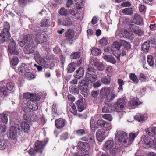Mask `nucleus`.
I'll return each mask as SVG.
<instances>
[{
	"mask_svg": "<svg viewBox=\"0 0 156 156\" xmlns=\"http://www.w3.org/2000/svg\"><path fill=\"white\" fill-rule=\"evenodd\" d=\"M6 88L9 91L14 92L15 90L14 84L12 83H7Z\"/></svg>",
	"mask_w": 156,
	"mask_h": 156,
	"instance_id": "4c0bfd02",
	"label": "nucleus"
},
{
	"mask_svg": "<svg viewBox=\"0 0 156 156\" xmlns=\"http://www.w3.org/2000/svg\"><path fill=\"white\" fill-rule=\"evenodd\" d=\"M81 55V53L79 52H74L71 54V57L73 59H76L79 58Z\"/></svg>",
	"mask_w": 156,
	"mask_h": 156,
	"instance_id": "79ce46f5",
	"label": "nucleus"
},
{
	"mask_svg": "<svg viewBox=\"0 0 156 156\" xmlns=\"http://www.w3.org/2000/svg\"><path fill=\"white\" fill-rule=\"evenodd\" d=\"M84 75V70L83 68L80 67L76 70L75 77L77 79H80Z\"/></svg>",
	"mask_w": 156,
	"mask_h": 156,
	"instance_id": "a211bd4d",
	"label": "nucleus"
},
{
	"mask_svg": "<svg viewBox=\"0 0 156 156\" xmlns=\"http://www.w3.org/2000/svg\"><path fill=\"white\" fill-rule=\"evenodd\" d=\"M127 134L125 132L119 130L115 134V138L121 144L125 146L126 143Z\"/></svg>",
	"mask_w": 156,
	"mask_h": 156,
	"instance_id": "39448f33",
	"label": "nucleus"
},
{
	"mask_svg": "<svg viewBox=\"0 0 156 156\" xmlns=\"http://www.w3.org/2000/svg\"><path fill=\"white\" fill-rule=\"evenodd\" d=\"M153 139L147 135H145L143 138V141L146 145L150 147L151 145V142Z\"/></svg>",
	"mask_w": 156,
	"mask_h": 156,
	"instance_id": "bb28decb",
	"label": "nucleus"
},
{
	"mask_svg": "<svg viewBox=\"0 0 156 156\" xmlns=\"http://www.w3.org/2000/svg\"><path fill=\"white\" fill-rule=\"evenodd\" d=\"M25 76L29 79L34 78V76L29 71L27 70L25 73Z\"/></svg>",
	"mask_w": 156,
	"mask_h": 156,
	"instance_id": "3c124183",
	"label": "nucleus"
},
{
	"mask_svg": "<svg viewBox=\"0 0 156 156\" xmlns=\"http://www.w3.org/2000/svg\"><path fill=\"white\" fill-rule=\"evenodd\" d=\"M27 2V0H19L18 3L20 6L23 7L25 6L26 5Z\"/></svg>",
	"mask_w": 156,
	"mask_h": 156,
	"instance_id": "e2e57ef3",
	"label": "nucleus"
},
{
	"mask_svg": "<svg viewBox=\"0 0 156 156\" xmlns=\"http://www.w3.org/2000/svg\"><path fill=\"white\" fill-rule=\"evenodd\" d=\"M103 58L107 61L113 64H115L116 63V61L115 59L111 56L106 55L103 56Z\"/></svg>",
	"mask_w": 156,
	"mask_h": 156,
	"instance_id": "412c9836",
	"label": "nucleus"
},
{
	"mask_svg": "<svg viewBox=\"0 0 156 156\" xmlns=\"http://www.w3.org/2000/svg\"><path fill=\"white\" fill-rule=\"evenodd\" d=\"M99 62V60L95 57H93L90 60V63L92 66H96Z\"/></svg>",
	"mask_w": 156,
	"mask_h": 156,
	"instance_id": "7c9ffc66",
	"label": "nucleus"
},
{
	"mask_svg": "<svg viewBox=\"0 0 156 156\" xmlns=\"http://www.w3.org/2000/svg\"><path fill=\"white\" fill-rule=\"evenodd\" d=\"M68 138V133L65 132L62 134L60 136V139L61 140H65Z\"/></svg>",
	"mask_w": 156,
	"mask_h": 156,
	"instance_id": "69168bd1",
	"label": "nucleus"
},
{
	"mask_svg": "<svg viewBox=\"0 0 156 156\" xmlns=\"http://www.w3.org/2000/svg\"><path fill=\"white\" fill-rule=\"evenodd\" d=\"M144 116L141 115L139 113L137 114L134 117L135 119L139 122L144 120Z\"/></svg>",
	"mask_w": 156,
	"mask_h": 156,
	"instance_id": "09e8293b",
	"label": "nucleus"
},
{
	"mask_svg": "<svg viewBox=\"0 0 156 156\" xmlns=\"http://www.w3.org/2000/svg\"><path fill=\"white\" fill-rule=\"evenodd\" d=\"M122 12L126 15H130L133 13L132 9L131 8H128L123 9L122 10Z\"/></svg>",
	"mask_w": 156,
	"mask_h": 156,
	"instance_id": "c03bdc74",
	"label": "nucleus"
},
{
	"mask_svg": "<svg viewBox=\"0 0 156 156\" xmlns=\"http://www.w3.org/2000/svg\"><path fill=\"white\" fill-rule=\"evenodd\" d=\"M101 81L102 83L105 84H108L110 83V78H107L106 77L102 78Z\"/></svg>",
	"mask_w": 156,
	"mask_h": 156,
	"instance_id": "5fc2aeb1",
	"label": "nucleus"
},
{
	"mask_svg": "<svg viewBox=\"0 0 156 156\" xmlns=\"http://www.w3.org/2000/svg\"><path fill=\"white\" fill-rule=\"evenodd\" d=\"M147 62L149 65L151 66H153L154 64V61L152 56L150 55H148L147 58Z\"/></svg>",
	"mask_w": 156,
	"mask_h": 156,
	"instance_id": "58836bf2",
	"label": "nucleus"
},
{
	"mask_svg": "<svg viewBox=\"0 0 156 156\" xmlns=\"http://www.w3.org/2000/svg\"><path fill=\"white\" fill-rule=\"evenodd\" d=\"M125 37L132 39L134 37V34L131 31H126Z\"/></svg>",
	"mask_w": 156,
	"mask_h": 156,
	"instance_id": "de8ad7c7",
	"label": "nucleus"
},
{
	"mask_svg": "<svg viewBox=\"0 0 156 156\" xmlns=\"http://www.w3.org/2000/svg\"><path fill=\"white\" fill-rule=\"evenodd\" d=\"M18 70L21 73H25L27 70L29 71V69L26 64L23 63L18 67Z\"/></svg>",
	"mask_w": 156,
	"mask_h": 156,
	"instance_id": "b1692460",
	"label": "nucleus"
},
{
	"mask_svg": "<svg viewBox=\"0 0 156 156\" xmlns=\"http://www.w3.org/2000/svg\"><path fill=\"white\" fill-rule=\"evenodd\" d=\"M34 55L35 56L34 57V58L36 62H38L40 60H41V58H42L41 57L40 55L39 54L38 52L36 51L34 52Z\"/></svg>",
	"mask_w": 156,
	"mask_h": 156,
	"instance_id": "4d7b16f0",
	"label": "nucleus"
},
{
	"mask_svg": "<svg viewBox=\"0 0 156 156\" xmlns=\"http://www.w3.org/2000/svg\"><path fill=\"white\" fill-rule=\"evenodd\" d=\"M87 73L94 74V68L91 66H88L87 69Z\"/></svg>",
	"mask_w": 156,
	"mask_h": 156,
	"instance_id": "052dcab7",
	"label": "nucleus"
},
{
	"mask_svg": "<svg viewBox=\"0 0 156 156\" xmlns=\"http://www.w3.org/2000/svg\"><path fill=\"white\" fill-rule=\"evenodd\" d=\"M19 43L21 47L26 46L24 48V51L25 54H30L34 52V46L31 36L28 34L21 36L19 39Z\"/></svg>",
	"mask_w": 156,
	"mask_h": 156,
	"instance_id": "f257e3e1",
	"label": "nucleus"
},
{
	"mask_svg": "<svg viewBox=\"0 0 156 156\" xmlns=\"http://www.w3.org/2000/svg\"><path fill=\"white\" fill-rule=\"evenodd\" d=\"M9 45L8 50L9 53L11 54L17 55L19 54V52L17 51L15 42L12 38L10 39L9 42Z\"/></svg>",
	"mask_w": 156,
	"mask_h": 156,
	"instance_id": "0eeeda50",
	"label": "nucleus"
},
{
	"mask_svg": "<svg viewBox=\"0 0 156 156\" xmlns=\"http://www.w3.org/2000/svg\"><path fill=\"white\" fill-rule=\"evenodd\" d=\"M41 26L43 27H48L49 26L48 23V20L46 19H43L41 22Z\"/></svg>",
	"mask_w": 156,
	"mask_h": 156,
	"instance_id": "603ef678",
	"label": "nucleus"
},
{
	"mask_svg": "<svg viewBox=\"0 0 156 156\" xmlns=\"http://www.w3.org/2000/svg\"><path fill=\"white\" fill-rule=\"evenodd\" d=\"M83 151H88L90 149V146L88 143L83 144Z\"/></svg>",
	"mask_w": 156,
	"mask_h": 156,
	"instance_id": "0e129e2a",
	"label": "nucleus"
},
{
	"mask_svg": "<svg viewBox=\"0 0 156 156\" xmlns=\"http://www.w3.org/2000/svg\"><path fill=\"white\" fill-rule=\"evenodd\" d=\"M67 69L69 73L73 72L75 69V64L73 63L69 64L68 66Z\"/></svg>",
	"mask_w": 156,
	"mask_h": 156,
	"instance_id": "e433bc0d",
	"label": "nucleus"
},
{
	"mask_svg": "<svg viewBox=\"0 0 156 156\" xmlns=\"http://www.w3.org/2000/svg\"><path fill=\"white\" fill-rule=\"evenodd\" d=\"M67 124L65 119L60 118L56 119L55 121V124L58 129L63 128Z\"/></svg>",
	"mask_w": 156,
	"mask_h": 156,
	"instance_id": "9b49d317",
	"label": "nucleus"
},
{
	"mask_svg": "<svg viewBox=\"0 0 156 156\" xmlns=\"http://www.w3.org/2000/svg\"><path fill=\"white\" fill-rule=\"evenodd\" d=\"M89 138L88 141L90 143H94V142L95 139L94 134L92 133L89 134Z\"/></svg>",
	"mask_w": 156,
	"mask_h": 156,
	"instance_id": "680f3d73",
	"label": "nucleus"
},
{
	"mask_svg": "<svg viewBox=\"0 0 156 156\" xmlns=\"http://www.w3.org/2000/svg\"><path fill=\"white\" fill-rule=\"evenodd\" d=\"M150 46L149 42L147 41L143 43L141 46L142 50L144 52L147 53L148 51Z\"/></svg>",
	"mask_w": 156,
	"mask_h": 156,
	"instance_id": "a878e982",
	"label": "nucleus"
},
{
	"mask_svg": "<svg viewBox=\"0 0 156 156\" xmlns=\"http://www.w3.org/2000/svg\"><path fill=\"white\" fill-rule=\"evenodd\" d=\"M95 67L97 70L99 71H102L105 69V65L103 63L100 62H98Z\"/></svg>",
	"mask_w": 156,
	"mask_h": 156,
	"instance_id": "ea45409f",
	"label": "nucleus"
},
{
	"mask_svg": "<svg viewBox=\"0 0 156 156\" xmlns=\"http://www.w3.org/2000/svg\"><path fill=\"white\" fill-rule=\"evenodd\" d=\"M62 24L66 26H69L72 25L73 23L69 17H66L64 18Z\"/></svg>",
	"mask_w": 156,
	"mask_h": 156,
	"instance_id": "5701e85b",
	"label": "nucleus"
},
{
	"mask_svg": "<svg viewBox=\"0 0 156 156\" xmlns=\"http://www.w3.org/2000/svg\"><path fill=\"white\" fill-rule=\"evenodd\" d=\"M114 107L117 112H120L124 108V106L123 105H120L116 103L114 105Z\"/></svg>",
	"mask_w": 156,
	"mask_h": 156,
	"instance_id": "a19ab883",
	"label": "nucleus"
},
{
	"mask_svg": "<svg viewBox=\"0 0 156 156\" xmlns=\"http://www.w3.org/2000/svg\"><path fill=\"white\" fill-rule=\"evenodd\" d=\"M99 43L101 46L106 45L108 44V41L105 38H102L99 41Z\"/></svg>",
	"mask_w": 156,
	"mask_h": 156,
	"instance_id": "bf43d9fd",
	"label": "nucleus"
},
{
	"mask_svg": "<svg viewBox=\"0 0 156 156\" xmlns=\"http://www.w3.org/2000/svg\"><path fill=\"white\" fill-rule=\"evenodd\" d=\"M27 106L32 110L34 111L38 109L37 104L36 101L29 100L27 102Z\"/></svg>",
	"mask_w": 156,
	"mask_h": 156,
	"instance_id": "dca6fc26",
	"label": "nucleus"
},
{
	"mask_svg": "<svg viewBox=\"0 0 156 156\" xmlns=\"http://www.w3.org/2000/svg\"><path fill=\"white\" fill-rule=\"evenodd\" d=\"M98 78L97 75L93 74L86 73V76L84 79L82 80H84L85 82H87L89 83V81L92 82L96 80Z\"/></svg>",
	"mask_w": 156,
	"mask_h": 156,
	"instance_id": "ddd939ff",
	"label": "nucleus"
},
{
	"mask_svg": "<svg viewBox=\"0 0 156 156\" xmlns=\"http://www.w3.org/2000/svg\"><path fill=\"white\" fill-rule=\"evenodd\" d=\"M10 64L13 66L16 65L19 62L18 59L16 57H14L10 61Z\"/></svg>",
	"mask_w": 156,
	"mask_h": 156,
	"instance_id": "37998d69",
	"label": "nucleus"
},
{
	"mask_svg": "<svg viewBox=\"0 0 156 156\" xmlns=\"http://www.w3.org/2000/svg\"><path fill=\"white\" fill-rule=\"evenodd\" d=\"M7 34L5 33L2 32L0 33V43H3L5 41H8V42L10 41V37H8Z\"/></svg>",
	"mask_w": 156,
	"mask_h": 156,
	"instance_id": "f3484780",
	"label": "nucleus"
},
{
	"mask_svg": "<svg viewBox=\"0 0 156 156\" xmlns=\"http://www.w3.org/2000/svg\"><path fill=\"white\" fill-rule=\"evenodd\" d=\"M7 141L2 140L0 141V149L3 150L5 149L7 146Z\"/></svg>",
	"mask_w": 156,
	"mask_h": 156,
	"instance_id": "72a5a7b5",
	"label": "nucleus"
},
{
	"mask_svg": "<svg viewBox=\"0 0 156 156\" xmlns=\"http://www.w3.org/2000/svg\"><path fill=\"white\" fill-rule=\"evenodd\" d=\"M89 83L85 82L84 80H82L78 85L79 90L85 97H87L89 91L88 89Z\"/></svg>",
	"mask_w": 156,
	"mask_h": 156,
	"instance_id": "20e7f679",
	"label": "nucleus"
},
{
	"mask_svg": "<svg viewBox=\"0 0 156 156\" xmlns=\"http://www.w3.org/2000/svg\"><path fill=\"white\" fill-rule=\"evenodd\" d=\"M137 133H130L129 135V138L126 139V143L125 144V146L126 147L130 145L133 141L134 140L135 138L137 136Z\"/></svg>",
	"mask_w": 156,
	"mask_h": 156,
	"instance_id": "4468645a",
	"label": "nucleus"
},
{
	"mask_svg": "<svg viewBox=\"0 0 156 156\" xmlns=\"http://www.w3.org/2000/svg\"><path fill=\"white\" fill-rule=\"evenodd\" d=\"M76 8L79 9H81L83 6V0H74Z\"/></svg>",
	"mask_w": 156,
	"mask_h": 156,
	"instance_id": "f704fd0d",
	"label": "nucleus"
},
{
	"mask_svg": "<svg viewBox=\"0 0 156 156\" xmlns=\"http://www.w3.org/2000/svg\"><path fill=\"white\" fill-rule=\"evenodd\" d=\"M9 90L6 88L5 87L0 88V92H3V94L5 96H7L9 92Z\"/></svg>",
	"mask_w": 156,
	"mask_h": 156,
	"instance_id": "49530a36",
	"label": "nucleus"
},
{
	"mask_svg": "<svg viewBox=\"0 0 156 156\" xmlns=\"http://www.w3.org/2000/svg\"><path fill=\"white\" fill-rule=\"evenodd\" d=\"M10 26L9 24L7 22H5L3 25V32L7 34L8 37H10V34L9 32V29Z\"/></svg>",
	"mask_w": 156,
	"mask_h": 156,
	"instance_id": "6ab92c4d",
	"label": "nucleus"
},
{
	"mask_svg": "<svg viewBox=\"0 0 156 156\" xmlns=\"http://www.w3.org/2000/svg\"><path fill=\"white\" fill-rule=\"evenodd\" d=\"M96 137L97 140L99 142H102L105 138V131L102 129L98 130L96 132Z\"/></svg>",
	"mask_w": 156,
	"mask_h": 156,
	"instance_id": "9d476101",
	"label": "nucleus"
},
{
	"mask_svg": "<svg viewBox=\"0 0 156 156\" xmlns=\"http://www.w3.org/2000/svg\"><path fill=\"white\" fill-rule=\"evenodd\" d=\"M133 23L137 25H140L142 23V19L140 16L136 15L133 19Z\"/></svg>",
	"mask_w": 156,
	"mask_h": 156,
	"instance_id": "4be33fe9",
	"label": "nucleus"
},
{
	"mask_svg": "<svg viewBox=\"0 0 156 156\" xmlns=\"http://www.w3.org/2000/svg\"><path fill=\"white\" fill-rule=\"evenodd\" d=\"M118 83L119 85V87L118 88L119 89L118 92H119V90H122V86L124 84V83L122 79H118Z\"/></svg>",
	"mask_w": 156,
	"mask_h": 156,
	"instance_id": "864d4df0",
	"label": "nucleus"
},
{
	"mask_svg": "<svg viewBox=\"0 0 156 156\" xmlns=\"http://www.w3.org/2000/svg\"><path fill=\"white\" fill-rule=\"evenodd\" d=\"M37 62L39 64L41 65L42 66L45 68H48V66L47 62L43 58H41V60H40Z\"/></svg>",
	"mask_w": 156,
	"mask_h": 156,
	"instance_id": "c9c22d12",
	"label": "nucleus"
},
{
	"mask_svg": "<svg viewBox=\"0 0 156 156\" xmlns=\"http://www.w3.org/2000/svg\"><path fill=\"white\" fill-rule=\"evenodd\" d=\"M33 94L32 93L29 92L25 93L24 94L23 97L26 99H32Z\"/></svg>",
	"mask_w": 156,
	"mask_h": 156,
	"instance_id": "6e6d98bb",
	"label": "nucleus"
},
{
	"mask_svg": "<svg viewBox=\"0 0 156 156\" xmlns=\"http://www.w3.org/2000/svg\"><path fill=\"white\" fill-rule=\"evenodd\" d=\"M21 129L25 132H28L30 130L29 124L26 122L23 121L21 124H16L11 126L9 130V137L11 139H15L17 136V133H20L22 131Z\"/></svg>",
	"mask_w": 156,
	"mask_h": 156,
	"instance_id": "f03ea898",
	"label": "nucleus"
},
{
	"mask_svg": "<svg viewBox=\"0 0 156 156\" xmlns=\"http://www.w3.org/2000/svg\"><path fill=\"white\" fill-rule=\"evenodd\" d=\"M69 91L71 93L74 94H78L79 93V89L75 86L69 88Z\"/></svg>",
	"mask_w": 156,
	"mask_h": 156,
	"instance_id": "473e14b6",
	"label": "nucleus"
},
{
	"mask_svg": "<svg viewBox=\"0 0 156 156\" xmlns=\"http://www.w3.org/2000/svg\"><path fill=\"white\" fill-rule=\"evenodd\" d=\"M129 78L131 80L133 81L136 83H137L138 82L136 76L134 73H131L129 75Z\"/></svg>",
	"mask_w": 156,
	"mask_h": 156,
	"instance_id": "a18cd8bd",
	"label": "nucleus"
},
{
	"mask_svg": "<svg viewBox=\"0 0 156 156\" xmlns=\"http://www.w3.org/2000/svg\"><path fill=\"white\" fill-rule=\"evenodd\" d=\"M59 14L62 15L66 16L69 15L67 10L64 8H62L59 11Z\"/></svg>",
	"mask_w": 156,
	"mask_h": 156,
	"instance_id": "8fccbe9b",
	"label": "nucleus"
},
{
	"mask_svg": "<svg viewBox=\"0 0 156 156\" xmlns=\"http://www.w3.org/2000/svg\"><path fill=\"white\" fill-rule=\"evenodd\" d=\"M102 117L105 119L110 121H111L112 119L111 115L109 114L103 115Z\"/></svg>",
	"mask_w": 156,
	"mask_h": 156,
	"instance_id": "774afa93",
	"label": "nucleus"
},
{
	"mask_svg": "<svg viewBox=\"0 0 156 156\" xmlns=\"http://www.w3.org/2000/svg\"><path fill=\"white\" fill-rule=\"evenodd\" d=\"M130 103L131 105L133 106H137L141 104L142 102L139 101L138 98H134L131 100L130 101Z\"/></svg>",
	"mask_w": 156,
	"mask_h": 156,
	"instance_id": "cd10ccee",
	"label": "nucleus"
},
{
	"mask_svg": "<svg viewBox=\"0 0 156 156\" xmlns=\"http://www.w3.org/2000/svg\"><path fill=\"white\" fill-rule=\"evenodd\" d=\"M0 121L4 123L7 124L8 122V118L4 113L0 114Z\"/></svg>",
	"mask_w": 156,
	"mask_h": 156,
	"instance_id": "2f4dec72",
	"label": "nucleus"
},
{
	"mask_svg": "<svg viewBox=\"0 0 156 156\" xmlns=\"http://www.w3.org/2000/svg\"><path fill=\"white\" fill-rule=\"evenodd\" d=\"M42 33L39 32L36 34L35 41L37 44L42 43L46 41V37Z\"/></svg>",
	"mask_w": 156,
	"mask_h": 156,
	"instance_id": "f8f14e48",
	"label": "nucleus"
},
{
	"mask_svg": "<svg viewBox=\"0 0 156 156\" xmlns=\"http://www.w3.org/2000/svg\"><path fill=\"white\" fill-rule=\"evenodd\" d=\"M97 123V125L101 127H104L105 128L108 129H109L110 128V124L107 122L103 120H98Z\"/></svg>",
	"mask_w": 156,
	"mask_h": 156,
	"instance_id": "2eb2a0df",
	"label": "nucleus"
},
{
	"mask_svg": "<svg viewBox=\"0 0 156 156\" xmlns=\"http://www.w3.org/2000/svg\"><path fill=\"white\" fill-rule=\"evenodd\" d=\"M100 95L101 98H106L107 101L110 102L113 100L116 95L112 91L109 87L102 88L100 90Z\"/></svg>",
	"mask_w": 156,
	"mask_h": 156,
	"instance_id": "7ed1b4c3",
	"label": "nucleus"
},
{
	"mask_svg": "<svg viewBox=\"0 0 156 156\" xmlns=\"http://www.w3.org/2000/svg\"><path fill=\"white\" fill-rule=\"evenodd\" d=\"M68 108L74 115H75L76 114L77 110L73 102H70L69 103Z\"/></svg>",
	"mask_w": 156,
	"mask_h": 156,
	"instance_id": "aec40b11",
	"label": "nucleus"
},
{
	"mask_svg": "<svg viewBox=\"0 0 156 156\" xmlns=\"http://www.w3.org/2000/svg\"><path fill=\"white\" fill-rule=\"evenodd\" d=\"M37 152H38L33 148L30 149L28 152L29 154L31 156H35Z\"/></svg>",
	"mask_w": 156,
	"mask_h": 156,
	"instance_id": "13d9d810",
	"label": "nucleus"
},
{
	"mask_svg": "<svg viewBox=\"0 0 156 156\" xmlns=\"http://www.w3.org/2000/svg\"><path fill=\"white\" fill-rule=\"evenodd\" d=\"M122 44L124 45H127L128 48H130L131 45L129 43L126 42L124 40H121L120 43L117 41L114 42L112 45L111 49L112 51H118L119 50L120 47Z\"/></svg>",
	"mask_w": 156,
	"mask_h": 156,
	"instance_id": "423d86ee",
	"label": "nucleus"
},
{
	"mask_svg": "<svg viewBox=\"0 0 156 156\" xmlns=\"http://www.w3.org/2000/svg\"><path fill=\"white\" fill-rule=\"evenodd\" d=\"M78 106V109L79 112L82 111L84 109V107L83 101L80 100H78L76 102Z\"/></svg>",
	"mask_w": 156,
	"mask_h": 156,
	"instance_id": "c756f323",
	"label": "nucleus"
},
{
	"mask_svg": "<svg viewBox=\"0 0 156 156\" xmlns=\"http://www.w3.org/2000/svg\"><path fill=\"white\" fill-rule=\"evenodd\" d=\"M75 35V32L72 29H69L67 30L65 34L66 40L68 41L70 44L72 43Z\"/></svg>",
	"mask_w": 156,
	"mask_h": 156,
	"instance_id": "6e6552de",
	"label": "nucleus"
},
{
	"mask_svg": "<svg viewBox=\"0 0 156 156\" xmlns=\"http://www.w3.org/2000/svg\"><path fill=\"white\" fill-rule=\"evenodd\" d=\"M138 26L134 24H130L129 25V27L130 30L134 32L135 30L138 28Z\"/></svg>",
	"mask_w": 156,
	"mask_h": 156,
	"instance_id": "338daca9",
	"label": "nucleus"
},
{
	"mask_svg": "<svg viewBox=\"0 0 156 156\" xmlns=\"http://www.w3.org/2000/svg\"><path fill=\"white\" fill-rule=\"evenodd\" d=\"M91 53L93 55L98 56L101 53V51L100 49L94 47L92 49Z\"/></svg>",
	"mask_w": 156,
	"mask_h": 156,
	"instance_id": "c85d7f7f",
	"label": "nucleus"
},
{
	"mask_svg": "<svg viewBox=\"0 0 156 156\" xmlns=\"http://www.w3.org/2000/svg\"><path fill=\"white\" fill-rule=\"evenodd\" d=\"M47 141H37L35 144V149L37 151L40 153H42L43 150L44 149V146L46 144Z\"/></svg>",
	"mask_w": 156,
	"mask_h": 156,
	"instance_id": "1a4fd4ad",
	"label": "nucleus"
},
{
	"mask_svg": "<svg viewBox=\"0 0 156 156\" xmlns=\"http://www.w3.org/2000/svg\"><path fill=\"white\" fill-rule=\"evenodd\" d=\"M114 146V143L112 140H108L105 143L104 147L106 149H111Z\"/></svg>",
	"mask_w": 156,
	"mask_h": 156,
	"instance_id": "393cba45",
	"label": "nucleus"
}]
</instances>
